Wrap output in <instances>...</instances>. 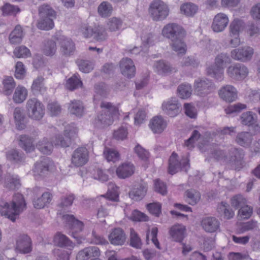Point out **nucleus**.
<instances>
[{"mask_svg":"<svg viewBox=\"0 0 260 260\" xmlns=\"http://www.w3.org/2000/svg\"><path fill=\"white\" fill-rule=\"evenodd\" d=\"M162 34L171 41V45L174 51L178 54L185 53L186 45L183 41L185 31L182 26L175 23H168L164 27Z\"/></svg>","mask_w":260,"mask_h":260,"instance_id":"obj_1","label":"nucleus"},{"mask_svg":"<svg viewBox=\"0 0 260 260\" xmlns=\"http://www.w3.org/2000/svg\"><path fill=\"white\" fill-rule=\"evenodd\" d=\"M26 207V203L23 196L20 193H16L13 197L11 205L8 202L2 201L0 204V213L10 220L14 222Z\"/></svg>","mask_w":260,"mask_h":260,"instance_id":"obj_2","label":"nucleus"},{"mask_svg":"<svg viewBox=\"0 0 260 260\" xmlns=\"http://www.w3.org/2000/svg\"><path fill=\"white\" fill-rule=\"evenodd\" d=\"M102 108H105L95 118L93 124L98 128H105L113 122V116L116 114L118 109L109 102H102Z\"/></svg>","mask_w":260,"mask_h":260,"instance_id":"obj_3","label":"nucleus"},{"mask_svg":"<svg viewBox=\"0 0 260 260\" xmlns=\"http://www.w3.org/2000/svg\"><path fill=\"white\" fill-rule=\"evenodd\" d=\"M231 58L227 53H221L218 54L215 59L214 64L207 68L209 75L221 81L223 78V67L224 64L231 62Z\"/></svg>","mask_w":260,"mask_h":260,"instance_id":"obj_4","label":"nucleus"},{"mask_svg":"<svg viewBox=\"0 0 260 260\" xmlns=\"http://www.w3.org/2000/svg\"><path fill=\"white\" fill-rule=\"evenodd\" d=\"M245 155L242 149L232 147L228 150L226 162L230 165L233 169L239 171L246 166Z\"/></svg>","mask_w":260,"mask_h":260,"instance_id":"obj_5","label":"nucleus"},{"mask_svg":"<svg viewBox=\"0 0 260 260\" xmlns=\"http://www.w3.org/2000/svg\"><path fill=\"white\" fill-rule=\"evenodd\" d=\"M148 12L153 21H159L167 18L170 10L168 5L162 1L155 0L150 4Z\"/></svg>","mask_w":260,"mask_h":260,"instance_id":"obj_6","label":"nucleus"},{"mask_svg":"<svg viewBox=\"0 0 260 260\" xmlns=\"http://www.w3.org/2000/svg\"><path fill=\"white\" fill-rule=\"evenodd\" d=\"M64 135H58L54 137L53 142L56 146L68 147L71 144V139L77 135L78 128L74 123L66 127Z\"/></svg>","mask_w":260,"mask_h":260,"instance_id":"obj_7","label":"nucleus"},{"mask_svg":"<svg viewBox=\"0 0 260 260\" xmlns=\"http://www.w3.org/2000/svg\"><path fill=\"white\" fill-rule=\"evenodd\" d=\"M26 108L28 117L36 120L41 119L45 114L44 106L36 98L29 99Z\"/></svg>","mask_w":260,"mask_h":260,"instance_id":"obj_8","label":"nucleus"},{"mask_svg":"<svg viewBox=\"0 0 260 260\" xmlns=\"http://www.w3.org/2000/svg\"><path fill=\"white\" fill-rule=\"evenodd\" d=\"M190 168V164L188 159H178V154L173 152L169 159L168 173L174 175L178 171L187 172Z\"/></svg>","mask_w":260,"mask_h":260,"instance_id":"obj_9","label":"nucleus"},{"mask_svg":"<svg viewBox=\"0 0 260 260\" xmlns=\"http://www.w3.org/2000/svg\"><path fill=\"white\" fill-rule=\"evenodd\" d=\"M248 69L241 63H235L230 65L226 70V73L231 79L236 81L244 79L248 74Z\"/></svg>","mask_w":260,"mask_h":260,"instance_id":"obj_10","label":"nucleus"},{"mask_svg":"<svg viewBox=\"0 0 260 260\" xmlns=\"http://www.w3.org/2000/svg\"><path fill=\"white\" fill-rule=\"evenodd\" d=\"M194 91L197 94L201 97H205L213 92L215 86L213 82L208 79H199L194 83Z\"/></svg>","mask_w":260,"mask_h":260,"instance_id":"obj_11","label":"nucleus"},{"mask_svg":"<svg viewBox=\"0 0 260 260\" xmlns=\"http://www.w3.org/2000/svg\"><path fill=\"white\" fill-rule=\"evenodd\" d=\"M168 234L171 241L182 243L186 236V229L182 224H175L169 228Z\"/></svg>","mask_w":260,"mask_h":260,"instance_id":"obj_12","label":"nucleus"},{"mask_svg":"<svg viewBox=\"0 0 260 260\" xmlns=\"http://www.w3.org/2000/svg\"><path fill=\"white\" fill-rule=\"evenodd\" d=\"M88 160V151L84 147L77 148L72 155V164L75 167H79L85 165Z\"/></svg>","mask_w":260,"mask_h":260,"instance_id":"obj_13","label":"nucleus"},{"mask_svg":"<svg viewBox=\"0 0 260 260\" xmlns=\"http://www.w3.org/2000/svg\"><path fill=\"white\" fill-rule=\"evenodd\" d=\"M181 105L176 98H171L162 104L164 112L171 117L176 116L181 111Z\"/></svg>","mask_w":260,"mask_h":260,"instance_id":"obj_14","label":"nucleus"},{"mask_svg":"<svg viewBox=\"0 0 260 260\" xmlns=\"http://www.w3.org/2000/svg\"><path fill=\"white\" fill-rule=\"evenodd\" d=\"M253 52L251 47H244L234 49L231 51V55L235 60L245 62L251 59Z\"/></svg>","mask_w":260,"mask_h":260,"instance_id":"obj_15","label":"nucleus"},{"mask_svg":"<svg viewBox=\"0 0 260 260\" xmlns=\"http://www.w3.org/2000/svg\"><path fill=\"white\" fill-rule=\"evenodd\" d=\"M63 219L66 220V223L72 230V236L75 239L78 238L76 234L81 232L83 229V223L74 217L72 215H64Z\"/></svg>","mask_w":260,"mask_h":260,"instance_id":"obj_16","label":"nucleus"},{"mask_svg":"<svg viewBox=\"0 0 260 260\" xmlns=\"http://www.w3.org/2000/svg\"><path fill=\"white\" fill-rule=\"evenodd\" d=\"M201 225L207 233H214L219 228L220 222L215 217L205 216L202 218Z\"/></svg>","mask_w":260,"mask_h":260,"instance_id":"obj_17","label":"nucleus"},{"mask_svg":"<svg viewBox=\"0 0 260 260\" xmlns=\"http://www.w3.org/2000/svg\"><path fill=\"white\" fill-rule=\"evenodd\" d=\"M120 68L123 75L128 78H133L136 73V68L133 60L129 58H123L120 62Z\"/></svg>","mask_w":260,"mask_h":260,"instance_id":"obj_18","label":"nucleus"},{"mask_svg":"<svg viewBox=\"0 0 260 260\" xmlns=\"http://www.w3.org/2000/svg\"><path fill=\"white\" fill-rule=\"evenodd\" d=\"M51 161L49 157H43L35 164L33 172L35 176L43 177L49 171Z\"/></svg>","mask_w":260,"mask_h":260,"instance_id":"obj_19","label":"nucleus"},{"mask_svg":"<svg viewBox=\"0 0 260 260\" xmlns=\"http://www.w3.org/2000/svg\"><path fill=\"white\" fill-rule=\"evenodd\" d=\"M228 23L229 18L226 15L220 13L215 16L211 27L214 32H219L225 29Z\"/></svg>","mask_w":260,"mask_h":260,"instance_id":"obj_20","label":"nucleus"},{"mask_svg":"<svg viewBox=\"0 0 260 260\" xmlns=\"http://www.w3.org/2000/svg\"><path fill=\"white\" fill-rule=\"evenodd\" d=\"M219 95L222 99L228 102H232L237 98L236 89L231 85L222 86L219 91Z\"/></svg>","mask_w":260,"mask_h":260,"instance_id":"obj_21","label":"nucleus"},{"mask_svg":"<svg viewBox=\"0 0 260 260\" xmlns=\"http://www.w3.org/2000/svg\"><path fill=\"white\" fill-rule=\"evenodd\" d=\"M16 248L21 253H28L32 250L31 241L30 238L26 235L20 236L16 243Z\"/></svg>","mask_w":260,"mask_h":260,"instance_id":"obj_22","label":"nucleus"},{"mask_svg":"<svg viewBox=\"0 0 260 260\" xmlns=\"http://www.w3.org/2000/svg\"><path fill=\"white\" fill-rule=\"evenodd\" d=\"M109 240L114 245H122L126 240V235L123 230L120 228L114 229L109 234Z\"/></svg>","mask_w":260,"mask_h":260,"instance_id":"obj_23","label":"nucleus"},{"mask_svg":"<svg viewBox=\"0 0 260 260\" xmlns=\"http://www.w3.org/2000/svg\"><path fill=\"white\" fill-rule=\"evenodd\" d=\"M60 52L66 57L73 55L75 45L71 39L62 37L60 39Z\"/></svg>","mask_w":260,"mask_h":260,"instance_id":"obj_24","label":"nucleus"},{"mask_svg":"<svg viewBox=\"0 0 260 260\" xmlns=\"http://www.w3.org/2000/svg\"><path fill=\"white\" fill-rule=\"evenodd\" d=\"M25 36V32L20 25H17L9 36L10 43L16 45L21 43Z\"/></svg>","mask_w":260,"mask_h":260,"instance_id":"obj_25","label":"nucleus"},{"mask_svg":"<svg viewBox=\"0 0 260 260\" xmlns=\"http://www.w3.org/2000/svg\"><path fill=\"white\" fill-rule=\"evenodd\" d=\"M54 244L60 247H67L69 249L74 247V243L65 235L60 232H57L54 236Z\"/></svg>","mask_w":260,"mask_h":260,"instance_id":"obj_26","label":"nucleus"},{"mask_svg":"<svg viewBox=\"0 0 260 260\" xmlns=\"http://www.w3.org/2000/svg\"><path fill=\"white\" fill-rule=\"evenodd\" d=\"M149 125L154 133L160 134L166 127L167 123L161 116H155L151 120Z\"/></svg>","mask_w":260,"mask_h":260,"instance_id":"obj_27","label":"nucleus"},{"mask_svg":"<svg viewBox=\"0 0 260 260\" xmlns=\"http://www.w3.org/2000/svg\"><path fill=\"white\" fill-rule=\"evenodd\" d=\"M52 195L49 191L42 193L41 196L38 198H34L33 205L35 208L42 209L49 204L52 200Z\"/></svg>","mask_w":260,"mask_h":260,"instance_id":"obj_28","label":"nucleus"},{"mask_svg":"<svg viewBox=\"0 0 260 260\" xmlns=\"http://www.w3.org/2000/svg\"><path fill=\"white\" fill-rule=\"evenodd\" d=\"M135 167L131 163H124L116 169V174L120 178L124 179L132 175L134 173Z\"/></svg>","mask_w":260,"mask_h":260,"instance_id":"obj_29","label":"nucleus"},{"mask_svg":"<svg viewBox=\"0 0 260 260\" xmlns=\"http://www.w3.org/2000/svg\"><path fill=\"white\" fill-rule=\"evenodd\" d=\"M7 159L14 164H21L24 162L25 156L22 152L15 149L10 150L6 152Z\"/></svg>","mask_w":260,"mask_h":260,"instance_id":"obj_30","label":"nucleus"},{"mask_svg":"<svg viewBox=\"0 0 260 260\" xmlns=\"http://www.w3.org/2000/svg\"><path fill=\"white\" fill-rule=\"evenodd\" d=\"M52 142L49 141L48 138H44L42 140L39 141L36 145L37 148L42 153L49 155L52 153L53 148V140ZM54 144V143H53Z\"/></svg>","mask_w":260,"mask_h":260,"instance_id":"obj_31","label":"nucleus"},{"mask_svg":"<svg viewBox=\"0 0 260 260\" xmlns=\"http://www.w3.org/2000/svg\"><path fill=\"white\" fill-rule=\"evenodd\" d=\"M33 142V139L29 136L21 135L19 137V145L26 153L30 152L34 150L35 146Z\"/></svg>","mask_w":260,"mask_h":260,"instance_id":"obj_32","label":"nucleus"},{"mask_svg":"<svg viewBox=\"0 0 260 260\" xmlns=\"http://www.w3.org/2000/svg\"><path fill=\"white\" fill-rule=\"evenodd\" d=\"M21 185L19 179L17 176L6 175L5 177L4 187L9 190L18 189Z\"/></svg>","mask_w":260,"mask_h":260,"instance_id":"obj_33","label":"nucleus"},{"mask_svg":"<svg viewBox=\"0 0 260 260\" xmlns=\"http://www.w3.org/2000/svg\"><path fill=\"white\" fill-rule=\"evenodd\" d=\"M217 212L225 219H230L233 218L235 213L230 208V205L225 202H221L217 206Z\"/></svg>","mask_w":260,"mask_h":260,"instance_id":"obj_34","label":"nucleus"},{"mask_svg":"<svg viewBox=\"0 0 260 260\" xmlns=\"http://www.w3.org/2000/svg\"><path fill=\"white\" fill-rule=\"evenodd\" d=\"M184 197L187 203L191 205H194L200 201L201 194L199 191L194 189H189L185 191Z\"/></svg>","mask_w":260,"mask_h":260,"instance_id":"obj_35","label":"nucleus"},{"mask_svg":"<svg viewBox=\"0 0 260 260\" xmlns=\"http://www.w3.org/2000/svg\"><path fill=\"white\" fill-rule=\"evenodd\" d=\"M71 114L78 117H81L84 112V107L82 102L79 100L71 101L69 106Z\"/></svg>","mask_w":260,"mask_h":260,"instance_id":"obj_36","label":"nucleus"},{"mask_svg":"<svg viewBox=\"0 0 260 260\" xmlns=\"http://www.w3.org/2000/svg\"><path fill=\"white\" fill-rule=\"evenodd\" d=\"M258 229L257 222L251 220L246 222L241 223L237 229L239 234H243L248 231H256Z\"/></svg>","mask_w":260,"mask_h":260,"instance_id":"obj_37","label":"nucleus"},{"mask_svg":"<svg viewBox=\"0 0 260 260\" xmlns=\"http://www.w3.org/2000/svg\"><path fill=\"white\" fill-rule=\"evenodd\" d=\"M27 96V89L23 86H18L15 90L13 100L15 103L20 104L25 100Z\"/></svg>","mask_w":260,"mask_h":260,"instance_id":"obj_38","label":"nucleus"},{"mask_svg":"<svg viewBox=\"0 0 260 260\" xmlns=\"http://www.w3.org/2000/svg\"><path fill=\"white\" fill-rule=\"evenodd\" d=\"M147 187L144 184H141L137 188L131 191L129 196L131 198L135 201L142 200L146 195Z\"/></svg>","mask_w":260,"mask_h":260,"instance_id":"obj_39","label":"nucleus"},{"mask_svg":"<svg viewBox=\"0 0 260 260\" xmlns=\"http://www.w3.org/2000/svg\"><path fill=\"white\" fill-rule=\"evenodd\" d=\"M154 67L157 73L160 75L168 74L172 71V67L170 63L164 60L157 61L154 64Z\"/></svg>","mask_w":260,"mask_h":260,"instance_id":"obj_40","label":"nucleus"},{"mask_svg":"<svg viewBox=\"0 0 260 260\" xmlns=\"http://www.w3.org/2000/svg\"><path fill=\"white\" fill-rule=\"evenodd\" d=\"M54 18H51V17H40L37 24L38 28L42 30H46L51 29L54 26L53 22Z\"/></svg>","mask_w":260,"mask_h":260,"instance_id":"obj_41","label":"nucleus"},{"mask_svg":"<svg viewBox=\"0 0 260 260\" xmlns=\"http://www.w3.org/2000/svg\"><path fill=\"white\" fill-rule=\"evenodd\" d=\"M104 199L106 198L109 201L113 202L119 201L118 188L115 185H109L108 189L106 194L101 196Z\"/></svg>","mask_w":260,"mask_h":260,"instance_id":"obj_42","label":"nucleus"},{"mask_svg":"<svg viewBox=\"0 0 260 260\" xmlns=\"http://www.w3.org/2000/svg\"><path fill=\"white\" fill-rule=\"evenodd\" d=\"M252 139L250 133L243 132L237 134L235 141L240 146H247L251 143Z\"/></svg>","mask_w":260,"mask_h":260,"instance_id":"obj_43","label":"nucleus"},{"mask_svg":"<svg viewBox=\"0 0 260 260\" xmlns=\"http://www.w3.org/2000/svg\"><path fill=\"white\" fill-rule=\"evenodd\" d=\"M82 82L78 74H74L67 82L66 86L70 90H74L81 87Z\"/></svg>","mask_w":260,"mask_h":260,"instance_id":"obj_44","label":"nucleus"},{"mask_svg":"<svg viewBox=\"0 0 260 260\" xmlns=\"http://www.w3.org/2000/svg\"><path fill=\"white\" fill-rule=\"evenodd\" d=\"M44 54L47 56H52L56 51V45L52 40H45L42 48Z\"/></svg>","mask_w":260,"mask_h":260,"instance_id":"obj_45","label":"nucleus"},{"mask_svg":"<svg viewBox=\"0 0 260 260\" xmlns=\"http://www.w3.org/2000/svg\"><path fill=\"white\" fill-rule=\"evenodd\" d=\"M178 96L183 99L190 96L192 93V87L188 83L182 84L177 88Z\"/></svg>","mask_w":260,"mask_h":260,"instance_id":"obj_46","label":"nucleus"},{"mask_svg":"<svg viewBox=\"0 0 260 260\" xmlns=\"http://www.w3.org/2000/svg\"><path fill=\"white\" fill-rule=\"evenodd\" d=\"M75 199V196L74 194L70 193L62 196L59 200V203L57 204V206L61 210L71 206L73 203Z\"/></svg>","mask_w":260,"mask_h":260,"instance_id":"obj_47","label":"nucleus"},{"mask_svg":"<svg viewBox=\"0 0 260 260\" xmlns=\"http://www.w3.org/2000/svg\"><path fill=\"white\" fill-rule=\"evenodd\" d=\"M243 24L242 20L238 19H234L230 25V36H239V32L243 27Z\"/></svg>","mask_w":260,"mask_h":260,"instance_id":"obj_48","label":"nucleus"},{"mask_svg":"<svg viewBox=\"0 0 260 260\" xmlns=\"http://www.w3.org/2000/svg\"><path fill=\"white\" fill-rule=\"evenodd\" d=\"M92 37L95 41L98 42H102L106 40L107 38L106 29L101 25L94 27Z\"/></svg>","mask_w":260,"mask_h":260,"instance_id":"obj_49","label":"nucleus"},{"mask_svg":"<svg viewBox=\"0 0 260 260\" xmlns=\"http://www.w3.org/2000/svg\"><path fill=\"white\" fill-rule=\"evenodd\" d=\"M39 17L56 18L55 11L47 4H43L39 7Z\"/></svg>","mask_w":260,"mask_h":260,"instance_id":"obj_50","label":"nucleus"},{"mask_svg":"<svg viewBox=\"0 0 260 260\" xmlns=\"http://www.w3.org/2000/svg\"><path fill=\"white\" fill-rule=\"evenodd\" d=\"M3 93L6 95H11L12 93L16 84L12 77H8L3 80Z\"/></svg>","mask_w":260,"mask_h":260,"instance_id":"obj_51","label":"nucleus"},{"mask_svg":"<svg viewBox=\"0 0 260 260\" xmlns=\"http://www.w3.org/2000/svg\"><path fill=\"white\" fill-rule=\"evenodd\" d=\"M182 13L187 16H193L198 11V6L191 3H187L182 5L180 7Z\"/></svg>","mask_w":260,"mask_h":260,"instance_id":"obj_52","label":"nucleus"},{"mask_svg":"<svg viewBox=\"0 0 260 260\" xmlns=\"http://www.w3.org/2000/svg\"><path fill=\"white\" fill-rule=\"evenodd\" d=\"M44 81V78L42 76H39L34 80L31 88L34 94L45 90Z\"/></svg>","mask_w":260,"mask_h":260,"instance_id":"obj_53","label":"nucleus"},{"mask_svg":"<svg viewBox=\"0 0 260 260\" xmlns=\"http://www.w3.org/2000/svg\"><path fill=\"white\" fill-rule=\"evenodd\" d=\"M112 11V5L107 2H102L98 7V13L103 17L110 16Z\"/></svg>","mask_w":260,"mask_h":260,"instance_id":"obj_54","label":"nucleus"},{"mask_svg":"<svg viewBox=\"0 0 260 260\" xmlns=\"http://www.w3.org/2000/svg\"><path fill=\"white\" fill-rule=\"evenodd\" d=\"M211 157L217 160H223L226 162L228 159V155L226 152L218 147H214L210 151Z\"/></svg>","mask_w":260,"mask_h":260,"instance_id":"obj_55","label":"nucleus"},{"mask_svg":"<svg viewBox=\"0 0 260 260\" xmlns=\"http://www.w3.org/2000/svg\"><path fill=\"white\" fill-rule=\"evenodd\" d=\"M130 245L137 249H141L142 245L141 238L133 229L130 230Z\"/></svg>","mask_w":260,"mask_h":260,"instance_id":"obj_56","label":"nucleus"},{"mask_svg":"<svg viewBox=\"0 0 260 260\" xmlns=\"http://www.w3.org/2000/svg\"><path fill=\"white\" fill-rule=\"evenodd\" d=\"M246 204L247 200L242 194L235 195L231 199L232 206L235 209H240Z\"/></svg>","mask_w":260,"mask_h":260,"instance_id":"obj_57","label":"nucleus"},{"mask_svg":"<svg viewBox=\"0 0 260 260\" xmlns=\"http://www.w3.org/2000/svg\"><path fill=\"white\" fill-rule=\"evenodd\" d=\"M158 233V229L156 227H153L151 229L150 233L149 231H148L146 233V242L148 244L149 241V238L150 236L151 237V241L155 246L159 249H160L159 243L157 238Z\"/></svg>","mask_w":260,"mask_h":260,"instance_id":"obj_58","label":"nucleus"},{"mask_svg":"<svg viewBox=\"0 0 260 260\" xmlns=\"http://www.w3.org/2000/svg\"><path fill=\"white\" fill-rule=\"evenodd\" d=\"M154 191L162 196L167 193V187L166 184L159 179H155L154 181Z\"/></svg>","mask_w":260,"mask_h":260,"instance_id":"obj_59","label":"nucleus"},{"mask_svg":"<svg viewBox=\"0 0 260 260\" xmlns=\"http://www.w3.org/2000/svg\"><path fill=\"white\" fill-rule=\"evenodd\" d=\"M78 65L79 70L83 73H88L91 71L94 68L92 62L87 60H81L78 61Z\"/></svg>","mask_w":260,"mask_h":260,"instance_id":"obj_60","label":"nucleus"},{"mask_svg":"<svg viewBox=\"0 0 260 260\" xmlns=\"http://www.w3.org/2000/svg\"><path fill=\"white\" fill-rule=\"evenodd\" d=\"M200 137L201 134L198 131H193L189 138L185 141L184 146L188 149L193 148L194 147V143L199 139Z\"/></svg>","mask_w":260,"mask_h":260,"instance_id":"obj_61","label":"nucleus"},{"mask_svg":"<svg viewBox=\"0 0 260 260\" xmlns=\"http://www.w3.org/2000/svg\"><path fill=\"white\" fill-rule=\"evenodd\" d=\"M122 24V21L116 17L111 18L108 23L109 29L111 31L119 30L121 27Z\"/></svg>","mask_w":260,"mask_h":260,"instance_id":"obj_62","label":"nucleus"},{"mask_svg":"<svg viewBox=\"0 0 260 260\" xmlns=\"http://www.w3.org/2000/svg\"><path fill=\"white\" fill-rule=\"evenodd\" d=\"M2 11L4 14L8 15H16L20 12V9L10 4H6L2 8Z\"/></svg>","mask_w":260,"mask_h":260,"instance_id":"obj_63","label":"nucleus"},{"mask_svg":"<svg viewBox=\"0 0 260 260\" xmlns=\"http://www.w3.org/2000/svg\"><path fill=\"white\" fill-rule=\"evenodd\" d=\"M241 122L245 125H252L255 123V120L251 112H247L242 114L241 116Z\"/></svg>","mask_w":260,"mask_h":260,"instance_id":"obj_64","label":"nucleus"}]
</instances>
